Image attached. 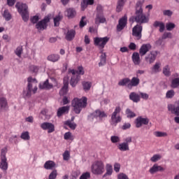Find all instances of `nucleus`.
<instances>
[{
  "label": "nucleus",
  "instance_id": "obj_1",
  "mask_svg": "<svg viewBox=\"0 0 179 179\" xmlns=\"http://www.w3.org/2000/svg\"><path fill=\"white\" fill-rule=\"evenodd\" d=\"M145 0H138L135 6V15L129 17V22L133 24V23H139V24H143V23H149V17L146 15L143 14V8H142V5H143Z\"/></svg>",
  "mask_w": 179,
  "mask_h": 179
},
{
  "label": "nucleus",
  "instance_id": "obj_2",
  "mask_svg": "<svg viewBox=\"0 0 179 179\" xmlns=\"http://www.w3.org/2000/svg\"><path fill=\"white\" fill-rule=\"evenodd\" d=\"M108 41H110L108 36H104L103 38L96 36L94 38V45L101 50L100 53L101 55L100 56L99 66H104V65L107 64V55H106V52H103V49L106 47Z\"/></svg>",
  "mask_w": 179,
  "mask_h": 179
},
{
  "label": "nucleus",
  "instance_id": "obj_3",
  "mask_svg": "<svg viewBox=\"0 0 179 179\" xmlns=\"http://www.w3.org/2000/svg\"><path fill=\"white\" fill-rule=\"evenodd\" d=\"M71 106L75 114H80L82 110L87 107V97L83 96L81 99L74 98L72 100Z\"/></svg>",
  "mask_w": 179,
  "mask_h": 179
},
{
  "label": "nucleus",
  "instance_id": "obj_4",
  "mask_svg": "<svg viewBox=\"0 0 179 179\" xmlns=\"http://www.w3.org/2000/svg\"><path fill=\"white\" fill-rule=\"evenodd\" d=\"M15 8L22 16L23 22H29V6L26 3L17 2Z\"/></svg>",
  "mask_w": 179,
  "mask_h": 179
},
{
  "label": "nucleus",
  "instance_id": "obj_5",
  "mask_svg": "<svg viewBox=\"0 0 179 179\" xmlns=\"http://www.w3.org/2000/svg\"><path fill=\"white\" fill-rule=\"evenodd\" d=\"M33 80H36V78H33L32 77H29L27 78V92L26 90H23L22 91V95L24 99H26L27 97H31V92L33 91V93H36V92H37L38 90V87L37 86L34 87L33 89V84L31 83V82H33Z\"/></svg>",
  "mask_w": 179,
  "mask_h": 179
},
{
  "label": "nucleus",
  "instance_id": "obj_6",
  "mask_svg": "<svg viewBox=\"0 0 179 179\" xmlns=\"http://www.w3.org/2000/svg\"><path fill=\"white\" fill-rule=\"evenodd\" d=\"M6 153H8V147L6 146L1 150L0 153V169L3 171H6L9 164H8V158L6 157Z\"/></svg>",
  "mask_w": 179,
  "mask_h": 179
},
{
  "label": "nucleus",
  "instance_id": "obj_7",
  "mask_svg": "<svg viewBox=\"0 0 179 179\" xmlns=\"http://www.w3.org/2000/svg\"><path fill=\"white\" fill-rule=\"evenodd\" d=\"M51 13H49L42 20L38 22V23H36L35 27L38 29V31H43V30H47V28L48 27V23H50L51 20Z\"/></svg>",
  "mask_w": 179,
  "mask_h": 179
},
{
  "label": "nucleus",
  "instance_id": "obj_8",
  "mask_svg": "<svg viewBox=\"0 0 179 179\" xmlns=\"http://www.w3.org/2000/svg\"><path fill=\"white\" fill-rule=\"evenodd\" d=\"M91 171L94 176H101L104 173V163L102 161H95L91 166Z\"/></svg>",
  "mask_w": 179,
  "mask_h": 179
},
{
  "label": "nucleus",
  "instance_id": "obj_9",
  "mask_svg": "<svg viewBox=\"0 0 179 179\" xmlns=\"http://www.w3.org/2000/svg\"><path fill=\"white\" fill-rule=\"evenodd\" d=\"M69 92V77H64L63 78V86L59 92L60 96H66Z\"/></svg>",
  "mask_w": 179,
  "mask_h": 179
},
{
  "label": "nucleus",
  "instance_id": "obj_10",
  "mask_svg": "<svg viewBox=\"0 0 179 179\" xmlns=\"http://www.w3.org/2000/svg\"><path fill=\"white\" fill-rule=\"evenodd\" d=\"M128 24V15L124 14L121 18L119 19L118 24L116 27L117 31H122Z\"/></svg>",
  "mask_w": 179,
  "mask_h": 179
},
{
  "label": "nucleus",
  "instance_id": "obj_11",
  "mask_svg": "<svg viewBox=\"0 0 179 179\" xmlns=\"http://www.w3.org/2000/svg\"><path fill=\"white\" fill-rule=\"evenodd\" d=\"M142 30H143V27L141 24H137L132 29V36L136 37L137 40H141L142 38Z\"/></svg>",
  "mask_w": 179,
  "mask_h": 179
},
{
  "label": "nucleus",
  "instance_id": "obj_12",
  "mask_svg": "<svg viewBox=\"0 0 179 179\" xmlns=\"http://www.w3.org/2000/svg\"><path fill=\"white\" fill-rule=\"evenodd\" d=\"M107 22V19L104 17V12L103 10H97L96 15L95 17V24H100L103 23H106Z\"/></svg>",
  "mask_w": 179,
  "mask_h": 179
},
{
  "label": "nucleus",
  "instance_id": "obj_13",
  "mask_svg": "<svg viewBox=\"0 0 179 179\" xmlns=\"http://www.w3.org/2000/svg\"><path fill=\"white\" fill-rule=\"evenodd\" d=\"M41 128L43 131H48V134H52L55 131V125L50 122H44L41 123Z\"/></svg>",
  "mask_w": 179,
  "mask_h": 179
},
{
  "label": "nucleus",
  "instance_id": "obj_14",
  "mask_svg": "<svg viewBox=\"0 0 179 179\" xmlns=\"http://www.w3.org/2000/svg\"><path fill=\"white\" fill-rule=\"evenodd\" d=\"M134 122L136 124V128H141L142 125H148L149 124V118L138 116L136 117Z\"/></svg>",
  "mask_w": 179,
  "mask_h": 179
},
{
  "label": "nucleus",
  "instance_id": "obj_15",
  "mask_svg": "<svg viewBox=\"0 0 179 179\" xmlns=\"http://www.w3.org/2000/svg\"><path fill=\"white\" fill-rule=\"evenodd\" d=\"M150 50H152V45H150V43L143 44L139 49V54L141 57L146 55V54H148Z\"/></svg>",
  "mask_w": 179,
  "mask_h": 179
},
{
  "label": "nucleus",
  "instance_id": "obj_16",
  "mask_svg": "<svg viewBox=\"0 0 179 179\" xmlns=\"http://www.w3.org/2000/svg\"><path fill=\"white\" fill-rule=\"evenodd\" d=\"M41 90H51L54 87V85L50 83V80L46 79L43 83H40L38 85Z\"/></svg>",
  "mask_w": 179,
  "mask_h": 179
},
{
  "label": "nucleus",
  "instance_id": "obj_17",
  "mask_svg": "<svg viewBox=\"0 0 179 179\" xmlns=\"http://www.w3.org/2000/svg\"><path fill=\"white\" fill-rule=\"evenodd\" d=\"M139 83H141V80L139 79V75H137L136 77H133L130 80L129 83L127 84V87L128 89L136 87V86L139 85Z\"/></svg>",
  "mask_w": 179,
  "mask_h": 179
},
{
  "label": "nucleus",
  "instance_id": "obj_18",
  "mask_svg": "<svg viewBox=\"0 0 179 179\" xmlns=\"http://www.w3.org/2000/svg\"><path fill=\"white\" fill-rule=\"evenodd\" d=\"M66 16L68 19H75L76 17V9L75 8H67L65 11Z\"/></svg>",
  "mask_w": 179,
  "mask_h": 179
},
{
  "label": "nucleus",
  "instance_id": "obj_19",
  "mask_svg": "<svg viewBox=\"0 0 179 179\" xmlns=\"http://www.w3.org/2000/svg\"><path fill=\"white\" fill-rule=\"evenodd\" d=\"M159 51L155 50V52H150V54H149L148 56L145 57L146 62H150V64H153L155 61L156 60V57H157Z\"/></svg>",
  "mask_w": 179,
  "mask_h": 179
},
{
  "label": "nucleus",
  "instance_id": "obj_20",
  "mask_svg": "<svg viewBox=\"0 0 179 179\" xmlns=\"http://www.w3.org/2000/svg\"><path fill=\"white\" fill-rule=\"evenodd\" d=\"M69 113V106H62L57 109V115L58 118H60V117H62V115H64V114H68Z\"/></svg>",
  "mask_w": 179,
  "mask_h": 179
},
{
  "label": "nucleus",
  "instance_id": "obj_21",
  "mask_svg": "<svg viewBox=\"0 0 179 179\" xmlns=\"http://www.w3.org/2000/svg\"><path fill=\"white\" fill-rule=\"evenodd\" d=\"M117 114L118 113H116V112L114 111L111 115L110 125L113 127H117V124H118V122H121V116L117 117Z\"/></svg>",
  "mask_w": 179,
  "mask_h": 179
},
{
  "label": "nucleus",
  "instance_id": "obj_22",
  "mask_svg": "<svg viewBox=\"0 0 179 179\" xmlns=\"http://www.w3.org/2000/svg\"><path fill=\"white\" fill-rule=\"evenodd\" d=\"M164 168H163V166L157 164H155L149 170V173H150V174H155V173H157L159 171H160L161 173L164 171Z\"/></svg>",
  "mask_w": 179,
  "mask_h": 179
},
{
  "label": "nucleus",
  "instance_id": "obj_23",
  "mask_svg": "<svg viewBox=\"0 0 179 179\" xmlns=\"http://www.w3.org/2000/svg\"><path fill=\"white\" fill-rule=\"evenodd\" d=\"M80 76L78 75L72 76L70 80V85L71 87H76L79 82H80Z\"/></svg>",
  "mask_w": 179,
  "mask_h": 179
},
{
  "label": "nucleus",
  "instance_id": "obj_24",
  "mask_svg": "<svg viewBox=\"0 0 179 179\" xmlns=\"http://www.w3.org/2000/svg\"><path fill=\"white\" fill-rule=\"evenodd\" d=\"M61 59V56L59 54H50L47 57V60L50 62H58Z\"/></svg>",
  "mask_w": 179,
  "mask_h": 179
},
{
  "label": "nucleus",
  "instance_id": "obj_25",
  "mask_svg": "<svg viewBox=\"0 0 179 179\" xmlns=\"http://www.w3.org/2000/svg\"><path fill=\"white\" fill-rule=\"evenodd\" d=\"M129 97V100H131L133 103H139L141 101V96L135 92H131Z\"/></svg>",
  "mask_w": 179,
  "mask_h": 179
},
{
  "label": "nucleus",
  "instance_id": "obj_26",
  "mask_svg": "<svg viewBox=\"0 0 179 179\" xmlns=\"http://www.w3.org/2000/svg\"><path fill=\"white\" fill-rule=\"evenodd\" d=\"M75 36H76V31L75 29H70L66 34V40L67 41H72L75 38Z\"/></svg>",
  "mask_w": 179,
  "mask_h": 179
},
{
  "label": "nucleus",
  "instance_id": "obj_27",
  "mask_svg": "<svg viewBox=\"0 0 179 179\" xmlns=\"http://www.w3.org/2000/svg\"><path fill=\"white\" fill-rule=\"evenodd\" d=\"M55 166L56 164L54 161L48 160L45 162L43 167L45 170H54Z\"/></svg>",
  "mask_w": 179,
  "mask_h": 179
},
{
  "label": "nucleus",
  "instance_id": "obj_28",
  "mask_svg": "<svg viewBox=\"0 0 179 179\" xmlns=\"http://www.w3.org/2000/svg\"><path fill=\"white\" fill-rule=\"evenodd\" d=\"M154 27H159V33H163L164 30H166V24H164V22H160V21H155L153 23Z\"/></svg>",
  "mask_w": 179,
  "mask_h": 179
},
{
  "label": "nucleus",
  "instance_id": "obj_29",
  "mask_svg": "<svg viewBox=\"0 0 179 179\" xmlns=\"http://www.w3.org/2000/svg\"><path fill=\"white\" fill-rule=\"evenodd\" d=\"M168 110L171 111L173 114H175L176 117H178L179 115V106H177L176 107L174 106L173 104H169L168 105Z\"/></svg>",
  "mask_w": 179,
  "mask_h": 179
},
{
  "label": "nucleus",
  "instance_id": "obj_30",
  "mask_svg": "<svg viewBox=\"0 0 179 179\" xmlns=\"http://www.w3.org/2000/svg\"><path fill=\"white\" fill-rule=\"evenodd\" d=\"M126 2L127 0H117L116 6V12H117V13L122 12V9H124V6H125Z\"/></svg>",
  "mask_w": 179,
  "mask_h": 179
},
{
  "label": "nucleus",
  "instance_id": "obj_31",
  "mask_svg": "<svg viewBox=\"0 0 179 179\" xmlns=\"http://www.w3.org/2000/svg\"><path fill=\"white\" fill-rule=\"evenodd\" d=\"M131 59L135 65H139L141 64V56L137 52H134L131 56Z\"/></svg>",
  "mask_w": 179,
  "mask_h": 179
},
{
  "label": "nucleus",
  "instance_id": "obj_32",
  "mask_svg": "<svg viewBox=\"0 0 179 179\" xmlns=\"http://www.w3.org/2000/svg\"><path fill=\"white\" fill-rule=\"evenodd\" d=\"M89 5H94V0H83L81 2V10H85Z\"/></svg>",
  "mask_w": 179,
  "mask_h": 179
},
{
  "label": "nucleus",
  "instance_id": "obj_33",
  "mask_svg": "<svg viewBox=\"0 0 179 179\" xmlns=\"http://www.w3.org/2000/svg\"><path fill=\"white\" fill-rule=\"evenodd\" d=\"M6 107H8V100L3 96L0 97V111L5 110Z\"/></svg>",
  "mask_w": 179,
  "mask_h": 179
},
{
  "label": "nucleus",
  "instance_id": "obj_34",
  "mask_svg": "<svg viewBox=\"0 0 179 179\" xmlns=\"http://www.w3.org/2000/svg\"><path fill=\"white\" fill-rule=\"evenodd\" d=\"M117 149H119V150H120V152H127L128 150H129V145H127L125 143H119L117 145Z\"/></svg>",
  "mask_w": 179,
  "mask_h": 179
},
{
  "label": "nucleus",
  "instance_id": "obj_35",
  "mask_svg": "<svg viewBox=\"0 0 179 179\" xmlns=\"http://www.w3.org/2000/svg\"><path fill=\"white\" fill-rule=\"evenodd\" d=\"M63 18H64V17L62 15H59V13L57 15H56L53 18L54 27H59V22H61Z\"/></svg>",
  "mask_w": 179,
  "mask_h": 179
},
{
  "label": "nucleus",
  "instance_id": "obj_36",
  "mask_svg": "<svg viewBox=\"0 0 179 179\" xmlns=\"http://www.w3.org/2000/svg\"><path fill=\"white\" fill-rule=\"evenodd\" d=\"M171 89H178L179 87V77L174 78L171 82Z\"/></svg>",
  "mask_w": 179,
  "mask_h": 179
},
{
  "label": "nucleus",
  "instance_id": "obj_37",
  "mask_svg": "<svg viewBox=\"0 0 179 179\" xmlns=\"http://www.w3.org/2000/svg\"><path fill=\"white\" fill-rule=\"evenodd\" d=\"M129 82H131L129 78H124L119 81L118 86H128Z\"/></svg>",
  "mask_w": 179,
  "mask_h": 179
},
{
  "label": "nucleus",
  "instance_id": "obj_38",
  "mask_svg": "<svg viewBox=\"0 0 179 179\" xmlns=\"http://www.w3.org/2000/svg\"><path fill=\"white\" fill-rule=\"evenodd\" d=\"M64 125H67V127H70L73 131H75L76 129V127H78V124L75 122H71V120H68L64 122Z\"/></svg>",
  "mask_w": 179,
  "mask_h": 179
},
{
  "label": "nucleus",
  "instance_id": "obj_39",
  "mask_svg": "<svg viewBox=\"0 0 179 179\" xmlns=\"http://www.w3.org/2000/svg\"><path fill=\"white\" fill-rule=\"evenodd\" d=\"M162 73L166 76V78H169V76H171V71H170V67H169V65H166L163 68Z\"/></svg>",
  "mask_w": 179,
  "mask_h": 179
},
{
  "label": "nucleus",
  "instance_id": "obj_40",
  "mask_svg": "<svg viewBox=\"0 0 179 179\" xmlns=\"http://www.w3.org/2000/svg\"><path fill=\"white\" fill-rule=\"evenodd\" d=\"M88 120H94V118H99V109L90 113L87 116Z\"/></svg>",
  "mask_w": 179,
  "mask_h": 179
},
{
  "label": "nucleus",
  "instance_id": "obj_41",
  "mask_svg": "<svg viewBox=\"0 0 179 179\" xmlns=\"http://www.w3.org/2000/svg\"><path fill=\"white\" fill-rule=\"evenodd\" d=\"M17 138H19V136L17 135L11 136L8 139L9 143H15V145H17L19 143V139H17Z\"/></svg>",
  "mask_w": 179,
  "mask_h": 179
},
{
  "label": "nucleus",
  "instance_id": "obj_42",
  "mask_svg": "<svg viewBox=\"0 0 179 179\" xmlns=\"http://www.w3.org/2000/svg\"><path fill=\"white\" fill-rule=\"evenodd\" d=\"M83 87L85 92L89 91L92 87V83L89 81H84L83 83Z\"/></svg>",
  "mask_w": 179,
  "mask_h": 179
},
{
  "label": "nucleus",
  "instance_id": "obj_43",
  "mask_svg": "<svg viewBox=\"0 0 179 179\" xmlns=\"http://www.w3.org/2000/svg\"><path fill=\"white\" fill-rule=\"evenodd\" d=\"M21 139L24 141H30V134L29 131H23L20 135Z\"/></svg>",
  "mask_w": 179,
  "mask_h": 179
},
{
  "label": "nucleus",
  "instance_id": "obj_44",
  "mask_svg": "<svg viewBox=\"0 0 179 179\" xmlns=\"http://www.w3.org/2000/svg\"><path fill=\"white\" fill-rule=\"evenodd\" d=\"M125 113L127 118H134V117H136V114L129 108H127Z\"/></svg>",
  "mask_w": 179,
  "mask_h": 179
},
{
  "label": "nucleus",
  "instance_id": "obj_45",
  "mask_svg": "<svg viewBox=\"0 0 179 179\" xmlns=\"http://www.w3.org/2000/svg\"><path fill=\"white\" fill-rule=\"evenodd\" d=\"M165 27L167 31H171V30L176 29V24H174V22H167Z\"/></svg>",
  "mask_w": 179,
  "mask_h": 179
},
{
  "label": "nucleus",
  "instance_id": "obj_46",
  "mask_svg": "<svg viewBox=\"0 0 179 179\" xmlns=\"http://www.w3.org/2000/svg\"><path fill=\"white\" fill-rule=\"evenodd\" d=\"M85 19H86V16H83L80 20L79 22V27L80 29H83L86 24H87V21H85Z\"/></svg>",
  "mask_w": 179,
  "mask_h": 179
},
{
  "label": "nucleus",
  "instance_id": "obj_47",
  "mask_svg": "<svg viewBox=\"0 0 179 179\" xmlns=\"http://www.w3.org/2000/svg\"><path fill=\"white\" fill-rule=\"evenodd\" d=\"M30 20L31 23H32L33 24H37V23H38L40 20V16H38V15H35L30 18Z\"/></svg>",
  "mask_w": 179,
  "mask_h": 179
},
{
  "label": "nucleus",
  "instance_id": "obj_48",
  "mask_svg": "<svg viewBox=\"0 0 179 179\" xmlns=\"http://www.w3.org/2000/svg\"><path fill=\"white\" fill-rule=\"evenodd\" d=\"M173 96H176V92H174V90H168L166 93V99H173Z\"/></svg>",
  "mask_w": 179,
  "mask_h": 179
},
{
  "label": "nucleus",
  "instance_id": "obj_49",
  "mask_svg": "<svg viewBox=\"0 0 179 179\" xmlns=\"http://www.w3.org/2000/svg\"><path fill=\"white\" fill-rule=\"evenodd\" d=\"M76 75L78 76H80V75H85V69H83V66H78Z\"/></svg>",
  "mask_w": 179,
  "mask_h": 179
},
{
  "label": "nucleus",
  "instance_id": "obj_50",
  "mask_svg": "<svg viewBox=\"0 0 179 179\" xmlns=\"http://www.w3.org/2000/svg\"><path fill=\"white\" fill-rule=\"evenodd\" d=\"M162 159V157L159 154L154 155L151 158L150 161L153 163H156L158 160H160Z\"/></svg>",
  "mask_w": 179,
  "mask_h": 179
},
{
  "label": "nucleus",
  "instance_id": "obj_51",
  "mask_svg": "<svg viewBox=\"0 0 179 179\" xmlns=\"http://www.w3.org/2000/svg\"><path fill=\"white\" fill-rule=\"evenodd\" d=\"M106 173L108 176H111L113 174V165L110 164H106Z\"/></svg>",
  "mask_w": 179,
  "mask_h": 179
},
{
  "label": "nucleus",
  "instance_id": "obj_52",
  "mask_svg": "<svg viewBox=\"0 0 179 179\" xmlns=\"http://www.w3.org/2000/svg\"><path fill=\"white\" fill-rule=\"evenodd\" d=\"M71 157V152H69V151L66 150L64 151V152L63 153V159L65 161H68L69 160Z\"/></svg>",
  "mask_w": 179,
  "mask_h": 179
},
{
  "label": "nucleus",
  "instance_id": "obj_53",
  "mask_svg": "<svg viewBox=\"0 0 179 179\" xmlns=\"http://www.w3.org/2000/svg\"><path fill=\"white\" fill-rule=\"evenodd\" d=\"M57 176H58V173H57V169H54L49 175L48 178L49 179H55L57 178Z\"/></svg>",
  "mask_w": 179,
  "mask_h": 179
},
{
  "label": "nucleus",
  "instance_id": "obj_54",
  "mask_svg": "<svg viewBox=\"0 0 179 179\" xmlns=\"http://www.w3.org/2000/svg\"><path fill=\"white\" fill-rule=\"evenodd\" d=\"M64 138L65 141H69V139L72 141L73 139L72 138V133L71 131L66 132L64 135Z\"/></svg>",
  "mask_w": 179,
  "mask_h": 179
},
{
  "label": "nucleus",
  "instance_id": "obj_55",
  "mask_svg": "<svg viewBox=\"0 0 179 179\" xmlns=\"http://www.w3.org/2000/svg\"><path fill=\"white\" fill-rule=\"evenodd\" d=\"M155 135L157 136V138H163L164 136H167V134L163 131H156Z\"/></svg>",
  "mask_w": 179,
  "mask_h": 179
},
{
  "label": "nucleus",
  "instance_id": "obj_56",
  "mask_svg": "<svg viewBox=\"0 0 179 179\" xmlns=\"http://www.w3.org/2000/svg\"><path fill=\"white\" fill-rule=\"evenodd\" d=\"M114 171L115 173H120V170H121V164L118 162H115L113 166Z\"/></svg>",
  "mask_w": 179,
  "mask_h": 179
},
{
  "label": "nucleus",
  "instance_id": "obj_57",
  "mask_svg": "<svg viewBox=\"0 0 179 179\" xmlns=\"http://www.w3.org/2000/svg\"><path fill=\"white\" fill-rule=\"evenodd\" d=\"M90 178V172L87 171L85 173H83L80 176V179H89Z\"/></svg>",
  "mask_w": 179,
  "mask_h": 179
},
{
  "label": "nucleus",
  "instance_id": "obj_58",
  "mask_svg": "<svg viewBox=\"0 0 179 179\" xmlns=\"http://www.w3.org/2000/svg\"><path fill=\"white\" fill-rule=\"evenodd\" d=\"M3 17L7 22H8V20H10V19H12V15H10L9 12L5 10L3 13Z\"/></svg>",
  "mask_w": 179,
  "mask_h": 179
},
{
  "label": "nucleus",
  "instance_id": "obj_59",
  "mask_svg": "<svg viewBox=\"0 0 179 179\" xmlns=\"http://www.w3.org/2000/svg\"><path fill=\"white\" fill-rule=\"evenodd\" d=\"M110 141L112 143H118V142H120V137L118 136H112Z\"/></svg>",
  "mask_w": 179,
  "mask_h": 179
},
{
  "label": "nucleus",
  "instance_id": "obj_60",
  "mask_svg": "<svg viewBox=\"0 0 179 179\" xmlns=\"http://www.w3.org/2000/svg\"><path fill=\"white\" fill-rule=\"evenodd\" d=\"M22 52H23V48L22 47H17L15 50V53L17 57H21Z\"/></svg>",
  "mask_w": 179,
  "mask_h": 179
},
{
  "label": "nucleus",
  "instance_id": "obj_61",
  "mask_svg": "<svg viewBox=\"0 0 179 179\" xmlns=\"http://www.w3.org/2000/svg\"><path fill=\"white\" fill-rule=\"evenodd\" d=\"M29 69L33 73H37L38 72V66L32 65L29 67Z\"/></svg>",
  "mask_w": 179,
  "mask_h": 179
},
{
  "label": "nucleus",
  "instance_id": "obj_62",
  "mask_svg": "<svg viewBox=\"0 0 179 179\" xmlns=\"http://www.w3.org/2000/svg\"><path fill=\"white\" fill-rule=\"evenodd\" d=\"M129 50H131V51H135L136 50V44L134 42H131L128 45Z\"/></svg>",
  "mask_w": 179,
  "mask_h": 179
},
{
  "label": "nucleus",
  "instance_id": "obj_63",
  "mask_svg": "<svg viewBox=\"0 0 179 179\" xmlns=\"http://www.w3.org/2000/svg\"><path fill=\"white\" fill-rule=\"evenodd\" d=\"M164 16H168L169 17H171L173 16V11L171 10H164L163 11Z\"/></svg>",
  "mask_w": 179,
  "mask_h": 179
},
{
  "label": "nucleus",
  "instance_id": "obj_64",
  "mask_svg": "<svg viewBox=\"0 0 179 179\" xmlns=\"http://www.w3.org/2000/svg\"><path fill=\"white\" fill-rule=\"evenodd\" d=\"M117 179H129V178L127 174L120 173L117 175Z\"/></svg>",
  "mask_w": 179,
  "mask_h": 179
}]
</instances>
